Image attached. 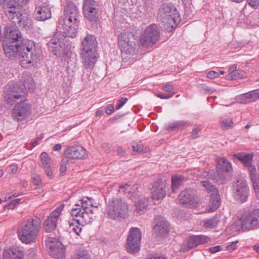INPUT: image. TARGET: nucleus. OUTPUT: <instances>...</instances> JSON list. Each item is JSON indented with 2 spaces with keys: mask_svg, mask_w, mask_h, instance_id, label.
Returning a JSON list of instances; mask_svg holds the SVG:
<instances>
[{
  "mask_svg": "<svg viewBox=\"0 0 259 259\" xmlns=\"http://www.w3.org/2000/svg\"><path fill=\"white\" fill-rule=\"evenodd\" d=\"M79 12L75 5L67 1L64 7V15L58 20V27L62 28L68 36H76L79 25Z\"/></svg>",
  "mask_w": 259,
  "mask_h": 259,
  "instance_id": "1",
  "label": "nucleus"
},
{
  "mask_svg": "<svg viewBox=\"0 0 259 259\" xmlns=\"http://www.w3.org/2000/svg\"><path fill=\"white\" fill-rule=\"evenodd\" d=\"M41 229V221L37 218H28L23 221L18 230V237L22 242H35Z\"/></svg>",
  "mask_w": 259,
  "mask_h": 259,
  "instance_id": "2",
  "label": "nucleus"
},
{
  "mask_svg": "<svg viewBox=\"0 0 259 259\" xmlns=\"http://www.w3.org/2000/svg\"><path fill=\"white\" fill-rule=\"evenodd\" d=\"M20 51V65L23 68L33 66V62L39 55V49L36 43L32 40L23 38L19 44Z\"/></svg>",
  "mask_w": 259,
  "mask_h": 259,
  "instance_id": "3",
  "label": "nucleus"
},
{
  "mask_svg": "<svg viewBox=\"0 0 259 259\" xmlns=\"http://www.w3.org/2000/svg\"><path fill=\"white\" fill-rule=\"evenodd\" d=\"M129 211L128 203L120 198H114L109 200L107 204L105 215L109 219L117 220L125 219Z\"/></svg>",
  "mask_w": 259,
  "mask_h": 259,
  "instance_id": "4",
  "label": "nucleus"
},
{
  "mask_svg": "<svg viewBox=\"0 0 259 259\" xmlns=\"http://www.w3.org/2000/svg\"><path fill=\"white\" fill-rule=\"evenodd\" d=\"M97 46V40L93 35H88L81 42L82 62L86 69L91 68L95 63Z\"/></svg>",
  "mask_w": 259,
  "mask_h": 259,
  "instance_id": "5",
  "label": "nucleus"
},
{
  "mask_svg": "<svg viewBox=\"0 0 259 259\" xmlns=\"http://www.w3.org/2000/svg\"><path fill=\"white\" fill-rule=\"evenodd\" d=\"M119 190L127 194L128 197H132L135 202V213L137 215H141L144 213L148 205L149 199L144 197H140L136 194L138 191L137 185L131 186V185L125 184L119 187Z\"/></svg>",
  "mask_w": 259,
  "mask_h": 259,
  "instance_id": "6",
  "label": "nucleus"
},
{
  "mask_svg": "<svg viewBox=\"0 0 259 259\" xmlns=\"http://www.w3.org/2000/svg\"><path fill=\"white\" fill-rule=\"evenodd\" d=\"M158 15L162 22L167 25L166 29L170 31L180 21L179 13L175 7L170 3L163 4L159 8Z\"/></svg>",
  "mask_w": 259,
  "mask_h": 259,
  "instance_id": "7",
  "label": "nucleus"
},
{
  "mask_svg": "<svg viewBox=\"0 0 259 259\" xmlns=\"http://www.w3.org/2000/svg\"><path fill=\"white\" fill-rule=\"evenodd\" d=\"M5 14L8 18L20 27L26 30L31 27V20L28 18L27 13L20 11L16 7H10L5 9Z\"/></svg>",
  "mask_w": 259,
  "mask_h": 259,
  "instance_id": "8",
  "label": "nucleus"
},
{
  "mask_svg": "<svg viewBox=\"0 0 259 259\" xmlns=\"http://www.w3.org/2000/svg\"><path fill=\"white\" fill-rule=\"evenodd\" d=\"M4 99L7 103L14 105L18 100L21 101L25 99V93L18 84L15 83H9L5 87Z\"/></svg>",
  "mask_w": 259,
  "mask_h": 259,
  "instance_id": "9",
  "label": "nucleus"
},
{
  "mask_svg": "<svg viewBox=\"0 0 259 259\" xmlns=\"http://www.w3.org/2000/svg\"><path fill=\"white\" fill-rule=\"evenodd\" d=\"M160 37V31L157 25L153 24L147 26L140 38L141 44L148 47L155 44Z\"/></svg>",
  "mask_w": 259,
  "mask_h": 259,
  "instance_id": "10",
  "label": "nucleus"
},
{
  "mask_svg": "<svg viewBox=\"0 0 259 259\" xmlns=\"http://www.w3.org/2000/svg\"><path fill=\"white\" fill-rule=\"evenodd\" d=\"M46 247L50 255L55 259L65 258V248L57 238L49 237L46 241Z\"/></svg>",
  "mask_w": 259,
  "mask_h": 259,
  "instance_id": "11",
  "label": "nucleus"
},
{
  "mask_svg": "<svg viewBox=\"0 0 259 259\" xmlns=\"http://www.w3.org/2000/svg\"><path fill=\"white\" fill-rule=\"evenodd\" d=\"M141 236V232L139 228H132L130 229L125 245L128 252L135 253L139 251Z\"/></svg>",
  "mask_w": 259,
  "mask_h": 259,
  "instance_id": "12",
  "label": "nucleus"
},
{
  "mask_svg": "<svg viewBox=\"0 0 259 259\" xmlns=\"http://www.w3.org/2000/svg\"><path fill=\"white\" fill-rule=\"evenodd\" d=\"M241 226L243 231L259 228V208L254 209L242 216Z\"/></svg>",
  "mask_w": 259,
  "mask_h": 259,
  "instance_id": "13",
  "label": "nucleus"
},
{
  "mask_svg": "<svg viewBox=\"0 0 259 259\" xmlns=\"http://www.w3.org/2000/svg\"><path fill=\"white\" fill-rule=\"evenodd\" d=\"M82 11L84 17L92 22H96L99 13L97 3L94 0H84L82 4Z\"/></svg>",
  "mask_w": 259,
  "mask_h": 259,
  "instance_id": "14",
  "label": "nucleus"
},
{
  "mask_svg": "<svg viewBox=\"0 0 259 259\" xmlns=\"http://www.w3.org/2000/svg\"><path fill=\"white\" fill-rule=\"evenodd\" d=\"M65 37L62 33H56L48 43L49 51L55 55H60V53L63 52L65 48Z\"/></svg>",
  "mask_w": 259,
  "mask_h": 259,
  "instance_id": "15",
  "label": "nucleus"
},
{
  "mask_svg": "<svg viewBox=\"0 0 259 259\" xmlns=\"http://www.w3.org/2000/svg\"><path fill=\"white\" fill-rule=\"evenodd\" d=\"M31 108V105L24 99L14 106L12 111V116L14 119L22 120L30 114Z\"/></svg>",
  "mask_w": 259,
  "mask_h": 259,
  "instance_id": "16",
  "label": "nucleus"
},
{
  "mask_svg": "<svg viewBox=\"0 0 259 259\" xmlns=\"http://www.w3.org/2000/svg\"><path fill=\"white\" fill-rule=\"evenodd\" d=\"M34 16L38 21H45L50 18L51 12L49 4L46 1L38 0L35 3Z\"/></svg>",
  "mask_w": 259,
  "mask_h": 259,
  "instance_id": "17",
  "label": "nucleus"
},
{
  "mask_svg": "<svg viewBox=\"0 0 259 259\" xmlns=\"http://www.w3.org/2000/svg\"><path fill=\"white\" fill-rule=\"evenodd\" d=\"M70 214L71 217L75 218L77 222H79L82 226L92 222L95 218L92 209L82 210L79 208H72Z\"/></svg>",
  "mask_w": 259,
  "mask_h": 259,
  "instance_id": "18",
  "label": "nucleus"
},
{
  "mask_svg": "<svg viewBox=\"0 0 259 259\" xmlns=\"http://www.w3.org/2000/svg\"><path fill=\"white\" fill-rule=\"evenodd\" d=\"M130 33H121L118 37V44L122 53L135 55V43L130 41Z\"/></svg>",
  "mask_w": 259,
  "mask_h": 259,
  "instance_id": "19",
  "label": "nucleus"
},
{
  "mask_svg": "<svg viewBox=\"0 0 259 259\" xmlns=\"http://www.w3.org/2000/svg\"><path fill=\"white\" fill-rule=\"evenodd\" d=\"M201 184L204 188V190H206L208 192L212 193L210 195V201L209 204L208 211H215L220 204V198L218 191L213 186L211 185L210 183L207 181L201 182Z\"/></svg>",
  "mask_w": 259,
  "mask_h": 259,
  "instance_id": "20",
  "label": "nucleus"
},
{
  "mask_svg": "<svg viewBox=\"0 0 259 259\" xmlns=\"http://www.w3.org/2000/svg\"><path fill=\"white\" fill-rule=\"evenodd\" d=\"M64 204H61L57 207L48 217L44 223V229L46 232H51L57 226V223L59 220L62 211L64 208Z\"/></svg>",
  "mask_w": 259,
  "mask_h": 259,
  "instance_id": "21",
  "label": "nucleus"
},
{
  "mask_svg": "<svg viewBox=\"0 0 259 259\" xmlns=\"http://www.w3.org/2000/svg\"><path fill=\"white\" fill-rule=\"evenodd\" d=\"M68 159H83L88 157L86 150L80 145H72L68 147L64 153Z\"/></svg>",
  "mask_w": 259,
  "mask_h": 259,
  "instance_id": "22",
  "label": "nucleus"
},
{
  "mask_svg": "<svg viewBox=\"0 0 259 259\" xmlns=\"http://www.w3.org/2000/svg\"><path fill=\"white\" fill-rule=\"evenodd\" d=\"M166 188L167 186L165 182L158 181L153 183L151 189V197L154 204L165 196Z\"/></svg>",
  "mask_w": 259,
  "mask_h": 259,
  "instance_id": "23",
  "label": "nucleus"
},
{
  "mask_svg": "<svg viewBox=\"0 0 259 259\" xmlns=\"http://www.w3.org/2000/svg\"><path fill=\"white\" fill-rule=\"evenodd\" d=\"M234 194L235 198L241 202H244L248 196V188L244 180H238L234 186Z\"/></svg>",
  "mask_w": 259,
  "mask_h": 259,
  "instance_id": "24",
  "label": "nucleus"
},
{
  "mask_svg": "<svg viewBox=\"0 0 259 259\" xmlns=\"http://www.w3.org/2000/svg\"><path fill=\"white\" fill-rule=\"evenodd\" d=\"M180 202L184 206L189 208H195L197 202L193 192L189 190L182 191L178 196Z\"/></svg>",
  "mask_w": 259,
  "mask_h": 259,
  "instance_id": "25",
  "label": "nucleus"
},
{
  "mask_svg": "<svg viewBox=\"0 0 259 259\" xmlns=\"http://www.w3.org/2000/svg\"><path fill=\"white\" fill-rule=\"evenodd\" d=\"M153 232L157 236H162L168 232V224L167 222L162 217L157 216L154 220Z\"/></svg>",
  "mask_w": 259,
  "mask_h": 259,
  "instance_id": "26",
  "label": "nucleus"
},
{
  "mask_svg": "<svg viewBox=\"0 0 259 259\" xmlns=\"http://www.w3.org/2000/svg\"><path fill=\"white\" fill-rule=\"evenodd\" d=\"M4 51L5 55L10 59L17 58L20 63V51L19 43L14 44L5 42L3 45Z\"/></svg>",
  "mask_w": 259,
  "mask_h": 259,
  "instance_id": "27",
  "label": "nucleus"
},
{
  "mask_svg": "<svg viewBox=\"0 0 259 259\" xmlns=\"http://www.w3.org/2000/svg\"><path fill=\"white\" fill-rule=\"evenodd\" d=\"M40 160L41 166L45 173L49 178L52 179L54 169L53 161L46 152H42L40 154Z\"/></svg>",
  "mask_w": 259,
  "mask_h": 259,
  "instance_id": "28",
  "label": "nucleus"
},
{
  "mask_svg": "<svg viewBox=\"0 0 259 259\" xmlns=\"http://www.w3.org/2000/svg\"><path fill=\"white\" fill-rule=\"evenodd\" d=\"M5 37L9 40L21 42L24 38L21 32L11 24L8 23L5 27Z\"/></svg>",
  "mask_w": 259,
  "mask_h": 259,
  "instance_id": "29",
  "label": "nucleus"
},
{
  "mask_svg": "<svg viewBox=\"0 0 259 259\" xmlns=\"http://www.w3.org/2000/svg\"><path fill=\"white\" fill-rule=\"evenodd\" d=\"M23 252L17 247L5 249L3 252V259H23Z\"/></svg>",
  "mask_w": 259,
  "mask_h": 259,
  "instance_id": "30",
  "label": "nucleus"
},
{
  "mask_svg": "<svg viewBox=\"0 0 259 259\" xmlns=\"http://www.w3.org/2000/svg\"><path fill=\"white\" fill-rule=\"evenodd\" d=\"M208 241V238L204 235L191 236L187 240L186 249L193 248L200 244H204Z\"/></svg>",
  "mask_w": 259,
  "mask_h": 259,
  "instance_id": "31",
  "label": "nucleus"
},
{
  "mask_svg": "<svg viewBox=\"0 0 259 259\" xmlns=\"http://www.w3.org/2000/svg\"><path fill=\"white\" fill-rule=\"evenodd\" d=\"M253 156L252 154L245 152L238 153L233 155L234 157L239 159L245 166L251 164Z\"/></svg>",
  "mask_w": 259,
  "mask_h": 259,
  "instance_id": "32",
  "label": "nucleus"
},
{
  "mask_svg": "<svg viewBox=\"0 0 259 259\" xmlns=\"http://www.w3.org/2000/svg\"><path fill=\"white\" fill-rule=\"evenodd\" d=\"M217 168L218 172H227L232 169V165L231 163L225 158H220L218 160Z\"/></svg>",
  "mask_w": 259,
  "mask_h": 259,
  "instance_id": "33",
  "label": "nucleus"
},
{
  "mask_svg": "<svg viewBox=\"0 0 259 259\" xmlns=\"http://www.w3.org/2000/svg\"><path fill=\"white\" fill-rule=\"evenodd\" d=\"M69 225V229L70 231H72L76 234L79 235L81 231V225L79 224V222H77L75 218H73L68 221Z\"/></svg>",
  "mask_w": 259,
  "mask_h": 259,
  "instance_id": "34",
  "label": "nucleus"
},
{
  "mask_svg": "<svg viewBox=\"0 0 259 259\" xmlns=\"http://www.w3.org/2000/svg\"><path fill=\"white\" fill-rule=\"evenodd\" d=\"M245 103L253 102L259 99V91L250 92L241 97Z\"/></svg>",
  "mask_w": 259,
  "mask_h": 259,
  "instance_id": "35",
  "label": "nucleus"
},
{
  "mask_svg": "<svg viewBox=\"0 0 259 259\" xmlns=\"http://www.w3.org/2000/svg\"><path fill=\"white\" fill-rule=\"evenodd\" d=\"M184 178L181 176H172L171 178V189L173 192H175L183 184Z\"/></svg>",
  "mask_w": 259,
  "mask_h": 259,
  "instance_id": "36",
  "label": "nucleus"
},
{
  "mask_svg": "<svg viewBox=\"0 0 259 259\" xmlns=\"http://www.w3.org/2000/svg\"><path fill=\"white\" fill-rule=\"evenodd\" d=\"M92 198H83L80 200L79 202L75 204L76 207L74 208H79L82 210H88L91 209L89 208V205H90V201L92 200Z\"/></svg>",
  "mask_w": 259,
  "mask_h": 259,
  "instance_id": "37",
  "label": "nucleus"
},
{
  "mask_svg": "<svg viewBox=\"0 0 259 259\" xmlns=\"http://www.w3.org/2000/svg\"><path fill=\"white\" fill-rule=\"evenodd\" d=\"M245 75V72L241 70H235L231 71L226 75L227 79H239L242 78Z\"/></svg>",
  "mask_w": 259,
  "mask_h": 259,
  "instance_id": "38",
  "label": "nucleus"
},
{
  "mask_svg": "<svg viewBox=\"0 0 259 259\" xmlns=\"http://www.w3.org/2000/svg\"><path fill=\"white\" fill-rule=\"evenodd\" d=\"M72 259H91V256L88 251L80 250L75 253L72 256Z\"/></svg>",
  "mask_w": 259,
  "mask_h": 259,
  "instance_id": "39",
  "label": "nucleus"
},
{
  "mask_svg": "<svg viewBox=\"0 0 259 259\" xmlns=\"http://www.w3.org/2000/svg\"><path fill=\"white\" fill-rule=\"evenodd\" d=\"M219 222L217 217H213L204 220L203 225L205 228H214L217 226Z\"/></svg>",
  "mask_w": 259,
  "mask_h": 259,
  "instance_id": "40",
  "label": "nucleus"
},
{
  "mask_svg": "<svg viewBox=\"0 0 259 259\" xmlns=\"http://www.w3.org/2000/svg\"><path fill=\"white\" fill-rule=\"evenodd\" d=\"M35 83L31 75L28 74L27 78L24 81V86L25 88L28 90L33 89Z\"/></svg>",
  "mask_w": 259,
  "mask_h": 259,
  "instance_id": "41",
  "label": "nucleus"
},
{
  "mask_svg": "<svg viewBox=\"0 0 259 259\" xmlns=\"http://www.w3.org/2000/svg\"><path fill=\"white\" fill-rule=\"evenodd\" d=\"M20 200V199L13 200L6 204L5 207L7 209H14L19 204Z\"/></svg>",
  "mask_w": 259,
  "mask_h": 259,
  "instance_id": "42",
  "label": "nucleus"
},
{
  "mask_svg": "<svg viewBox=\"0 0 259 259\" xmlns=\"http://www.w3.org/2000/svg\"><path fill=\"white\" fill-rule=\"evenodd\" d=\"M69 162V159H68L66 157H64L61 163L60 171V172L63 174L67 170V164H68Z\"/></svg>",
  "mask_w": 259,
  "mask_h": 259,
  "instance_id": "43",
  "label": "nucleus"
},
{
  "mask_svg": "<svg viewBox=\"0 0 259 259\" xmlns=\"http://www.w3.org/2000/svg\"><path fill=\"white\" fill-rule=\"evenodd\" d=\"M220 123L222 127H230L232 125L233 122L230 118H227L222 119Z\"/></svg>",
  "mask_w": 259,
  "mask_h": 259,
  "instance_id": "44",
  "label": "nucleus"
},
{
  "mask_svg": "<svg viewBox=\"0 0 259 259\" xmlns=\"http://www.w3.org/2000/svg\"><path fill=\"white\" fill-rule=\"evenodd\" d=\"M132 148L134 152H141L143 150V145L141 143H133Z\"/></svg>",
  "mask_w": 259,
  "mask_h": 259,
  "instance_id": "45",
  "label": "nucleus"
},
{
  "mask_svg": "<svg viewBox=\"0 0 259 259\" xmlns=\"http://www.w3.org/2000/svg\"><path fill=\"white\" fill-rule=\"evenodd\" d=\"M32 181L33 184L36 186H40L42 184L41 179L39 176L34 175L32 177Z\"/></svg>",
  "mask_w": 259,
  "mask_h": 259,
  "instance_id": "46",
  "label": "nucleus"
},
{
  "mask_svg": "<svg viewBox=\"0 0 259 259\" xmlns=\"http://www.w3.org/2000/svg\"><path fill=\"white\" fill-rule=\"evenodd\" d=\"M127 98H122L118 102L116 105V109H120L127 102Z\"/></svg>",
  "mask_w": 259,
  "mask_h": 259,
  "instance_id": "47",
  "label": "nucleus"
},
{
  "mask_svg": "<svg viewBox=\"0 0 259 259\" xmlns=\"http://www.w3.org/2000/svg\"><path fill=\"white\" fill-rule=\"evenodd\" d=\"M177 126V128H184L188 126L189 123L185 121H176Z\"/></svg>",
  "mask_w": 259,
  "mask_h": 259,
  "instance_id": "48",
  "label": "nucleus"
},
{
  "mask_svg": "<svg viewBox=\"0 0 259 259\" xmlns=\"http://www.w3.org/2000/svg\"><path fill=\"white\" fill-rule=\"evenodd\" d=\"M247 3L253 8H256L259 6V0H247Z\"/></svg>",
  "mask_w": 259,
  "mask_h": 259,
  "instance_id": "49",
  "label": "nucleus"
},
{
  "mask_svg": "<svg viewBox=\"0 0 259 259\" xmlns=\"http://www.w3.org/2000/svg\"><path fill=\"white\" fill-rule=\"evenodd\" d=\"M114 111V107L113 104L108 105L105 109V112L107 114L110 115Z\"/></svg>",
  "mask_w": 259,
  "mask_h": 259,
  "instance_id": "50",
  "label": "nucleus"
},
{
  "mask_svg": "<svg viewBox=\"0 0 259 259\" xmlns=\"http://www.w3.org/2000/svg\"><path fill=\"white\" fill-rule=\"evenodd\" d=\"M207 76L209 78L213 79L219 77V73L214 71H210L207 73Z\"/></svg>",
  "mask_w": 259,
  "mask_h": 259,
  "instance_id": "51",
  "label": "nucleus"
},
{
  "mask_svg": "<svg viewBox=\"0 0 259 259\" xmlns=\"http://www.w3.org/2000/svg\"><path fill=\"white\" fill-rule=\"evenodd\" d=\"M39 144L38 140L35 139L32 140L30 144L29 145H27L26 147L29 150H30L32 149L33 147H34L36 145H38Z\"/></svg>",
  "mask_w": 259,
  "mask_h": 259,
  "instance_id": "52",
  "label": "nucleus"
},
{
  "mask_svg": "<svg viewBox=\"0 0 259 259\" xmlns=\"http://www.w3.org/2000/svg\"><path fill=\"white\" fill-rule=\"evenodd\" d=\"M116 151L117 154L120 156H123L125 154V151L121 147H116Z\"/></svg>",
  "mask_w": 259,
  "mask_h": 259,
  "instance_id": "53",
  "label": "nucleus"
},
{
  "mask_svg": "<svg viewBox=\"0 0 259 259\" xmlns=\"http://www.w3.org/2000/svg\"><path fill=\"white\" fill-rule=\"evenodd\" d=\"M173 95L172 94H161V93H158L157 94V96L161 99H168L171 98Z\"/></svg>",
  "mask_w": 259,
  "mask_h": 259,
  "instance_id": "54",
  "label": "nucleus"
},
{
  "mask_svg": "<svg viewBox=\"0 0 259 259\" xmlns=\"http://www.w3.org/2000/svg\"><path fill=\"white\" fill-rule=\"evenodd\" d=\"M236 242H232L230 245L226 246V249L229 251H232L236 248Z\"/></svg>",
  "mask_w": 259,
  "mask_h": 259,
  "instance_id": "55",
  "label": "nucleus"
},
{
  "mask_svg": "<svg viewBox=\"0 0 259 259\" xmlns=\"http://www.w3.org/2000/svg\"><path fill=\"white\" fill-rule=\"evenodd\" d=\"M163 89L167 92H171L173 90V87L170 84H166L163 86Z\"/></svg>",
  "mask_w": 259,
  "mask_h": 259,
  "instance_id": "56",
  "label": "nucleus"
},
{
  "mask_svg": "<svg viewBox=\"0 0 259 259\" xmlns=\"http://www.w3.org/2000/svg\"><path fill=\"white\" fill-rule=\"evenodd\" d=\"M220 248H221V246L220 245H218V246L210 247L209 248V250L211 253H215V252L220 251Z\"/></svg>",
  "mask_w": 259,
  "mask_h": 259,
  "instance_id": "57",
  "label": "nucleus"
},
{
  "mask_svg": "<svg viewBox=\"0 0 259 259\" xmlns=\"http://www.w3.org/2000/svg\"><path fill=\"white\" fill-rule=\"evenodd\" d=\"M177 124H176V122H174L172 123H171L170 124H169L167 127V130H169V131H172V130H174L176 128H177Z\"/></svg>",
  "mask_w": 259,
  "mask_h": 259,
  "instance_id": "58",
  "label": "nucleus"
},
{
  "mask_svg": "<svg viewBox=\"0 0 259 259\" xmlns=\"http://www.w3.org/2000/svg\"><path fill=\"white\" fill-rule=\"evenodd\" d=\"M200 130L198 126H195L192 132V135L194 137L196 136Z\"/></svg>",
  "mask_w": 259,
  "mask_h": 259,
  "instance_id": "59",
  "label": "nucleus"
},
{
  "mask_svg": "<svg viewBox=\"0 0 259 259\" xmlns=\"http://www.w3.org/2000/svg\"><path fill=\"white\" fill-rule=\"evenodd\" d=\"M17 166L16 165H11L9 167V170L13 173H15L17 170Z\"/></svg>",
  "mask_w": 259,
  "mask_h": 259,
  "instance_id": "60",
  "label": "nucleus"
},
{
  "mask_svg": "<svg viewBox=\"0 0 259 259\" xmlns=\"http://www.w3.org/2000/svg\"><path fill=\"white\" fill-rule=\"evenodd\" d=\"M61 148H62V146H61V144H57L54 146L53 149L55 151H59V150H60L61 149Z\"/></svg>",
  "mask_w": 259,
  "mask_h": 259,
  "instance_id": "61",
  "label": "nucleus"
},
{
  "mask_svg": "<svg viewBox=\"0 0 259 259\" xmlns=\"http://www.w3.org/2000/svg\"><path fill=\"white\" fill-rule=\"evenodd\" d=\"M102 114H103V111L101 110L98 109V110H97V111L96 112V116H97V117L100 116L102 115Z\"/></svg>",
  "mask_w": 259,
  "mask_h": 259,
  "instance_id": "62",
  "label": "nucleus"
},
{
  "mask_svg": "<svg viewBox=\"0 0 259 259\" xmlns=\"http://www.w3.org/2000/svg\"><path fill=\"white\" fill-rule=\"evenodd\" d=\"M153 259H166L165 257L163 255H160V256H153Z\"/></svg>",
  "mask_w": 259,
  "mask_h": 259,
  "instance_id": "63",
  "label": "nucleus"
},
{
  "mask_svg": "<svg viewBox=\"0 0 259 259\" xmlns=\"http://www.w3.org/2000/svg\"><path fill=\"white\" fill-rule=\"evenodd\" d=\"M237 68V65L236 64H234L233 65H232L229 69H230V72L232 71H235V70H236V69Z\"/></svg>",
  "mask_w": 259,
  "mask_h": 259,
  "instance_id": "64",
  "label": "nucleus"
}]
</instances>
